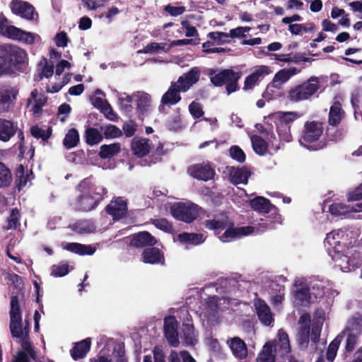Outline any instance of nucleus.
I'll use <instances>...</instances> for the list:
<instances>
[{"label": "nucleus", "instance_id": "f257e3e1", "mask_svg": "<svg viewBox=\"0 0 362 362\" xmlns=\"http://www.w3.org/2000/svg\"><path fill=\"white\" fill-rule=\"evenodd\" d=\"M250 206L259 213H270L271 216L267 219L261 220L257 227L241 226L233 227V223L225 214L216 216L213 219L206 220L204 223L206 228L218 233L225 230L224 233L218 236L223 243H228L237 238L251 235L255 231L263 233L267 230L274 228L277 224L281 223V217L278 214L276 209L272 206L269 201L263 197H257L250 201Z\"/></svg>", "mask_w": 362, "mask_h": 362}, {"label": "nucleus", "instance_id": "f03ea898", "mask_svg": "<svg viewBox=\"0 0 362 362\" xmlns=\"http://www.w3.org/2000/svg\"><path fill=\"white\" fill-rule=\"evenodd\" d=\"M78 192L73 207L77 211H89L95 209L103 199L106 189L93 179L86 178L78 184Z\"/></svg>", "mask_w": 362, "mask_h": 362}, {"label": "nucleus", "instance_id": "7ed1b4c3", "mask_svg": "<svg viewBox=\"0 0 362 362\" xmlns=\"http://www.w3.org/2000/svg\"><path fill=\"white\" fill-rule=\"evenodd\" d=\"M10 329L13 337L21 338V346L23 349L13 362H30V358H35V353L26 336L27 331L24 332L23 329L22 316L16 296H12L11 300Z\"/></svg>", "mask_w": 362, "mask_h": 362}, {"label": "nucleus", "instance_id": "20e7f679", "mask_svg": "<svg viewBox=\"0 0 362 362\" xmlns=\"http://www.w3.org/2000/svg\"><path fill=\"white\" fill-rule=\"evenodd\" d=\"M0 59L8 74H13L24 69L28 61V55L26 52L19 47L4 45L0 48Z\"/></svg>", "mask_w": 362, "mask_h": 362}, {"label": "nucleus", "instance_id": "39448f33", "mask_svg": "<svg viewBox=\"0 0 362 362\" xmlns=\"http://www.w3.org/2000/svg\"><path fill=\"white\" fill-rule=\"evenodd\" d=\"M324 131V124L318 121H308L305 123L300 144L311 151L324 148L325 142L320 140Z\"/></svg>", "mask_w": 362, "mask_h": 362}, {"label": "nucleus", "instance_id": "423d86ee", "mask_svg": "<svg viewBox=\"0 0 362 362\" xmlns=\"http://www.w3.org/2000/svg\"><path fill=\"white\" fill-rule=\"evenodd\" d=\"M274 120L279 140L289 142L292 140L291 127L294 121L300 117V115L294 111L277 112L270 115Z\"/></svg>", "mask_w": 362, "mask_h": 362}, {"label": "nucleus", "instance_id": "0eeeda50", "mask_svg": "<svg viewBox=\"0 0 362 362\" xmlns=\"http://www.w3.org/2000/svg\"><path fill=\"white\" fill-rule=\"evenodd\" d=\"M209 78L211 83L216 86L226 85L228 95L236 91L238 88V81L241 77L240 72H235L232 69L221 71L210 70Z\"/></svg>", "mask_w": 362, "mask_h": 362}, {"label": "nucleus", "instance_id": "6e6552de", "mask_svg": "<svg viewBox=\"0 0 362 362\" xmlns=\"http://www.w3.org/2000/svg\"><path fill=\"white\" fill-rule=\"evenodd\" d=\"M320 88V82L317 77H310L307 81L291 88L287 98L293 103L307 100L311 98Z\"/></svg>", "mask_w": 362, "mask_h": 362}, {"label": "nucleus", "instance_id": "1a4fd4ad", "mask_svg": "<svg viewBox=\"0 0 362 362\" xmlns=\"http://www.w3.org/2000/svg\"><path fill=\"white\" fill-rule=\"evenodd\" d=\"M170 211L177 220L191 223L198 217L201 208L191 202H176L170 206Z\"/></svg>", "mask_w": 362, "mask_h": 362}, {"label": "nucleus", "instance_id": "9d476101", "mask_svg": "<svg viewBox=\"0 0 362 362\" xmlns=\"http://www.w3.org/2000/svg\"><path fill=\"white\" fill-rule=\"evenodd\" d=\"M292 298L293 305L296 307L306 306L314 302L310 288L300 279L295 281Z\"/></svg>", "mask_w": 362, "mask_h": 362}, {"label": "nucleus", "instance_id": "9b49d317", "mask_svg": "<svg viewBox=\"0 0 362 362\" xmlns=\"http://www.w3.org/2000/svg\"><path fill=\"white\" fill-rule=\"evenodd\" d=\"M4 36L27 45L41 42V37L35 33L27 32L13 25L7 28Z\"/></svg>", "mask_w": 362, "mask_h": 362}, {"label": "nucleus", "instance_id": "f8f14e48", "mask_svg": "<svg viewBox=\"0 0 362 362\" xmlns=\"http://www.w3.org/2000/svg\"><path fill=\"white\" fill-rule=\"evenodd\" d=\"M200 69L198 67L192 68L187 73L180 76L177 81L171 83L180 92H187L194 84H195L200 77Z\"/></svg>", "mask_w": 362, "mask_h": 362}, {"label": "nucleus", "instance_id": "ddd939ff", "mask_svg": "<svg viewBox=\"0 0 362 362\" xmlns=\"http://www.w3.org/2000/svg\"><path fill=\"white\" fill-rule=\"evenodd\" d=\"M330 257L334 262V266L338 267L343 272H349L357 267L358 262L355 257L351 258L346 254L342 253V249L340 250H333L332 249Z\"/></svg>", "mask_w": 362, "mask_h": 362}, {"label": "nucleus", "instance_id": "4468645a", "mask_svg": "<svg viewBox=\"0 0 362 362\" xmlns=\"http://www.w3.org/2000/svg\"><path fill=\"white\" fill-rule=\"evenodd\" d=\"M106 211L112 218L119 220L127 212V201L122 197H116L106 206Z\"/></svg>", "mask_w": 362, "mask_h": 362}, {"label": "nucleus", "instance_id": "2eb2a0df", "mask_svg": "<svg viewBox=\"0 0 362 362\" xmlns=\"http://www.w3.org/2000/svg\"><path fill=\"white\" fill-rule=\"evenodd\" d=\"M126 100L128 103L134 100L136 103L138 111L141 115H146L151 110V98L145 92H137L132 96L127 95Z\"/></svg>", "mask_w": 362, "mask_h": 362}, {"label": "nucleus", "instance_id": "dca6fc26", "mask_svg": "<svg viewBox=\"0 0 362 362\" xmlns=\"http://www.w3.org/2000/svg\"><path fill=\"white\" fill-rule=\"evenodd\" d=\"M269 73L270 69L267 66L262 65L255 67L252 72L245 78L243 89L245 90H252L258 85L259 79Z\"/></svg>", "mask_w": 362, "mask_h": 362}, {"label": "nucleus", "instance_id": "f3484780", "mask_svg": "<svg viewBox=\"0 0 362 362\" xmlns=\"http://www.w3.org/2000/svg\"><path fill=\"white\" fill-rule=\"evenodd\" d=\"M12 12L27 20H33L36 13L34 7L21 0H13L10 5Z\"/></svg>", "mask_w": 362, "mask_h": 362}, {"label": "nucleus", "instance_id": "a211bd4d", "mask_svg": "<svg viewBox=\"0 0 362 362\" xmlns=\"http://www.w3.org/2000/svg\"><path fill=\"white\" fill-rule=\"evenodd\" d=\"M177 326L178 323L175 317L169 316L165 318V335L168 341L173 346H177L179 344Z\"/></svg>", "mask_w": 362, "mask_h": 362}, {"label": "nucleus", "instance_id": "6ab92c4d", "mask_svg": "<svg viewBox=\"0 0 362 362\" xmlns=\"http://www.w3.org/2000/svg\"><path fill=\"white\" fill-rule=\"evenodd\" d=\"M18 94L15 87L8 85L0 86V113L8 111L9 105Z\"/></svg>", "mask_w": 362, "mask_h": 362}, {"label": "nucleus", "instance_id": "aec40b11", "mask_svg": "<svg viewBox=\"0 0 362 362\" xmlns=\"http://www.w3.org/2000/svg\"><path fill=\"white\" fill-rule=\"evenodd\" d=\"M188 173L194 178L206 181L214 177V170L208 164L201 163L190 166Z\"/></svg>", "mask_w": 362, "mask_h": 362}, {"label": "nucleus", "instance_id": "412c9836", "mask_svg": "<svg viewBox=\"0 0 362 362\" xmlns=\"http://www.w3.org/2000/svg\"><path fill=\"white\" fill-rule=\"evenodd\" d=\"M46 101V97L36 89L31 92L30 97L28 99V106L34 116L39 117L40 115Z\"/></svg>", "mask_w": 362, "mask_h": 362}, {"label": "nucleus", "instance_id": "4be33fe9", "mask_svg": "<svg viewBox=\"0 0 362 362\" xmlns=\"http://www.w3.org/2000/svg\"><path fill=\"white\" fill-rule=\"evenodd\" d=\"M230 181L234 185L246 184L250 173L244 168L228 166L224 171Z\"/></svg>", "mask_w": 362, "mask_h": 362}, {"label": "nucleus", "instance_id": "5701e85b", "mask_svg": "<svg viewBox=\"0 0 362 362\" xmlns=\"http://www.w3.org/2000/svg\"><path fill=\"white\" fill-rule=\"evenodd\" d=\"M255 307L260 322L266 326L272 325L274 318L267 304L264 300L257 299L255 301Z\"/></svg>", "mask_w": 362, "mask_h": 362}, {"label": "nucleus", "instance_id": "b1692460", "mask_svg": "<svg viewBox=\"0 0 362 362\" xmlns=\"http://www.w3.org/2000/svg\"><path fill=\"white\" fill-rule=\"evenodd\" d=\"M274 351L280 356L288 354L291 351L290 341L288 335L283 329L278 332L277 339L274 341Z\"/></svg>", "mask_w": 362, "mask_h": 362}, {"label": "nucleus", "instance_id": "393cba45", "mask_svg": "<svg viewBox=\"0 0 362 362\" xmlns=\"http://www.w3.org/2000/svg\"><path fill=\"white\" fill-rule=\"evenodd\" d=\"M180 92L173 85H170L168 90L161 98V105L159 107L160 112L164 110L165 106H171L177 104L181 100Z\"/></svg>", "mask_w": 362, "mask_h": 362}, {"label": "nucleus", "instance_id": "a878e982", "mask_svg": "<svg viewBox=\"0 0 362 362\" xmlns=\"http://www.w3.org/2000/svg\"><path fill=\"white\" fill-rule=\"evenodd\" d=\"M343 237V232L341 230H333L327 235L325 240V247L327 251L330 255L332 249L333 250H340L343 248L341 245V239Z\"/></svg>", "mask_w": 362, "mask_h": 362}, {"label": "nucleus", "instance_id": "bb28decb", "mask_svg": "<svg viewBox=\"0 0 362 362\" xmlns=\"http://www.w3.org/2000/svg\"><path fill=\"white\" fill-rule=\"evenodd\" d=\"M299 72L300 70L296 67L281 69L276 73L272 82L274 83L276 86H277L282 89L284 84Z\"/></svg>", "mask_w": 362, "mask_h": 362}, {"label": "nucleus", "instance_id": "cd10ccee", "mask_svg": "<svg viewBox=\"0 0 362 362\" xmlns=\"http://www.w3.org/2000/svg\"><path fill=\"white\" fill-rule=\"evenodd\" d=\"M151 149L149 140L145 138L135 137L132 141V150L138 157H144Z\"/></svg>", "mask_w": 362, "mask_h": 362}, {"label": "nucleus", "instance_id": "c85d7f7f", "mask_svg": "<svg viewBox=\"0 0 362 362\" xmlns=\"http://www.w3.org/2000/svg\"><path fill=\"white\" fill-rule=\"evenodd\" d=\"M143 261L147 264H164V255L158 248H146L142 253Z\"/></svg>", "mask_w": 362, "mask_h": 362}, {"label": "nucleus", "instance_id": "c756f323", "mask_svg": "<svg viewBox=\"0 0 362 362\" xmlns=\"http://www.w3.org/2000/svg\"><path fill=\"white\" fill-rule=\"evenodd\" d=\"M91 345L90 338L85 339L75 344L71 350V355L73 359L78 360L84 358L89 351Z\"/></svg>", "mask_w": 362, "mask_h": 362}, {"label": "nucleus", "instance_id": "7c9ffc66", "mask_svg": "<svg viewBox=\"0 0 362 362\" xmlns=\"http://www.w3.org/2000/svg\"><path fill=\"white\" fill-rule=\"evenodd\" d=\"M62 248L80 255H91L95 252V248L91 245H82L80 243H63Z\"/></svg>", "mask_w": 362, "mask_h": 362}, {"label": "nucleus", "instance_id": "2f4dec72", "mask_svg": "<svg viewBox=\"0 0 362 362\" xmlns=\"http://www.w3.org/2000/svg\"><path fill=\"white\" fill-rule=\"evenodd\" d=\"M17 126L9 120L0 119V140L8 141L16 133Z\"/></svg>", "mask_w": 362, "mask_h": 362}, {"label": "nucleus", "instance_id": "473e14b6", "mask_svg": "<svg viewBox=\"0 0 362 362\" xmlns=\"http://www.w3.org/2000/svg\"><path fill=\"white\" fill-rule=\"evenodd\" d=\"M229 346L237 358L242 359L247 356V349L245 343L240 338H233L229 342Z\"/></svg>", "mask_w": 362, "mask_h": 362}, {"label": "nucleus", "instance_id": "72a5a7b5", "mask_svg": "<svg viewBox=\"0 0 362 362\" xmlns=\"http://www.w3.org/2000/svg\"><path fill=\"white\" fill-rule=\"evenodd\" d=\"M156 243V240L148 232H141L134 235L132 238L131 244L136 247H144L145 245H153Z\"/></svg>", "mask_w": 362, "mask_h": 362}, {"label": "nucleus", "instance_id": "f704fd0d", "mask_svg": "<svg viewBox=\"0 0 362 362\" xmlns=\"http://www.w3.org/2000/svg\"><path fill=\"white\" fill-rule=\"evenodd\" d=\"M325 320V313L322 310H317L315 313L312 327V340L317 341L320 336L322 326Z\"/></svg>", "mask_w": 362, "mask_h": 362}, {"label": "nucleus", "instance_id": "c9c22d12", "mask_svg": "<svg viewBox=\"0 0 362 362\" xmlns=\"http://www.w3.org/2000/svg\"><path fill=\"white\" fill-rule=\"evenodd\" d=\"M342 332H344V336L346 333L360 335L362 332V317L359 315L351 317Z\"/></svg>", "mask_w": 362, "mask_h": 362}, {"label": "nucleus", "instance_id": "e433bc0d", "mask_svg": "<svg viewBox=\"0 0 362 362\" xmlns=\"http://www.w3.org/2000/svg\"><path fill=\"white\" fill-rule=\"evenodd\" d=\"M178 240L184 245H197L205 240L202 234L182 233L178 235Z\"/></svg>", "mask_w": 362, "mask_h": 362}, {"label": "nucleus", "instance_id": "4c0bfd02", "mask_svg": "<svg viewBox=\"0 0 362 362\" xmlns=\"http://www.w3.org/2000/svg\"><path fill=\"white\" fill-rule=\"evenodd\" d=\"M16 183L19 189L25 187L33 179V173L30 170H25L22 165H20L16 172Z\"/></svg>", "mask_w": 362, "mask_h": 362}, {"label": "nucleus", "instance_id": "58836bf2", "mask_svg": "<svg viewBox=\"0 0 362 362\" xmlns=\"http://www.w3.org/2000/svg\"><path fill=\"white\" fill-rule=\"evenodd\" d=\"M181 338L185 340L187 345L192 346L197 344V335L195 333L194 326L192 324H183Z\"/></svg>", "mask_w": 362, "mask_h": 362}, {"label": "nucleus", "instance_id": "ea45409f", "mask_svg": "<svg viewBox=\"0 0 362 362\" xmlns=\"http://www.w3.org/2000/svg\"><path fill=\"white\" fill-rule=\"evenodd\" d=\"M272 348V342L267 343L257 357V362H275V357L278 355L275 354Z\"/></svg>", "mask_w": 362, "mask_h": 362}, {"label": "nucleus", "instance_id": "a19ab883", "mask_svg": "<svg viewBox=\"0 0 362 362\" xmlns=\"http://www.w3.org/2000/svg\"><path fill=\"white\" fill-rule=\"evenodd\" d=\"M121 150L119 143H114L110 145H102L100 148L99 156L101 158H112L117 155Z\"/></svg>", "mask_w": 362, "mask_h": 362}, {"label": "nucleus", "instance_id": "79ce46f5", "mask_svg": "<svg viewBox=\"0 0 362 362\" xmlns=\"http://www.w3.org/2000/svg\"><path fill=\"white\" fill-rule=\"evenodd\" d=\"M170 49V47H169V45L166 43L151 42L145 46L143 49L139 50L138 52L144 54H157L160 52H168Z\"/></svg>", "mask_w": 362, "mask_h": 362}, {"label": "nucleus", "instance_id": "37998d69", "mask_svg": "<svg viewBox=\"0 0 362 362\" xmlns=\"http://www.w3.org/2000/svg\"><path fill=\"white\" fill-rule=\"evenodd\" d=\"M343 116L341 104L338 102L334 103L330 107L329 115V123L331 125L338 124Z\"/></svg>", "mask_w": 362, "mask_h": 362}, {"label": "nucleus", "instance_id": "c03bdc74", "mask_svg": "<svg viewBox=\"0 0 362 362\" xmlns=\"http://www.w3.org/2000/svg\"><path fill=\"white\" fill-rule=\"evenodd\" d=\"M344 339V332L339 334L329 344L327 351V359L333 361L337 356L338 349Z\"/></svg>", "mask_w": 362, "mask_h": 362}, {"label": "nucleus", "instance_id": "a18cd8bd", "mask_svg": "<svg viewBox=\"0 0 362 362\" xmlns=\"http://www.w3.org/2000/svg\"><path fill=\"white\" fill-rule=\"evenodd\" d=\"M352 209L353 208L351 206L340 202H334L329 206V211L334 216H344L352 212Z\"/></svg>", "mask_w": 362, "mask_h": 362}, {"label": "nucleus", "instance_id": "49530a36", "mask_svg": "<svg viewBox=\"0 0 362 362\" xmlns=\"http://www.w3.org/2000/svg\"><path fill=\"white\" fill-rule=\"evenodd\" d=\"M251 143L254 151L258 155H264L268 148L267 142L259 136L253 135L251 136Z\"/></svg>", "mask_w": 362, "mask_h": 362}, {"label": "nucleus", "instance_id": "de8ad7c7", "mask_svg": "<svg viewBox=\"0 0 362 362\" xmlns=\"http://www.w3.org/2000/svg\"><path fill=\"white\" fill-rule=\"evenodd\" d=\"M315 30V26L313 23L305 24H291L288 25V30L293 35H302L304 32H313Z\"/></svg>", "mask_w": 362, "mask_h": 362}, {"label": "nucleus", "instance_id": "09e8293b", "mask_svg": "<svg viewBox=\"0 0 362 362\" xmlns=\"http://www.w3.org/2000/svg\"><path fill=\"white\" fill-rule=\"evenodd\" d=\"M79 141V135L76 129H71L68 131L64 139V145L66 148L75 147Z\"/></svg>", "mask_w": 362, "mask_h": 362}, {"label": "nucleus", "instance_id": "8fccbe9b", "mask_svg": "<svg viewBox=\"0 0 362 362\" xmlns=\"http://www.w3.org/2000/svg\"><path fill=\"white\" fill-rule=\"evenodd\" d=\"M103 139V134L97 129L88 128L86 129V140L88 144L91 146L98 144Z\"/></svg>", "mask_w": 362, "mask_h": 362}, {"label": "nucleus", "instance_id": "3c124183", "mask_svg": "<svg viewBox=\"0 0 362 362\" xmlns=\"http://www.w3.org/2000/svg\"><path fill=\"white\" fill-rule=\"evenodd\" d=\"M169 362H196L193 357L186 351H171Z\"/></svg>", "mask_w": 362, "mask_h": 362}, {"label": "nucleus", "instance_id": "603ef678", "mask_svg": "<svg viewBox=\"0 0 362 362\" xmlns=\"http://www.w3.org/2000/svg\"><path fill=\"white\" fill-rule=\"evenodd\" d=\"M115 344H108L100 352V355L93 362H115L113 348Z\"/></svg>", "mask_w": 362, "mask_h": 362}, {"label": "nucleus", "instance_id": "864d4df0", "mask_svg": "<svg viewBox=\"0 0 362 362\" xmlns=\"http://www.w3.org/2000/svg\"><path fill=\"white\" fill-rule=\"evenodd\" d=\"M12 180L10 170L4 163H0V187H8Z\"/></svg>", "mask_w": 362, "mask_h": 362}, {"label": "nucleus", "instance_id": "5fc2aeb1", "mask_svg": "<svg viewBox=\"0 0 362 362\" xmlns=\"http://www.w3.org/2000/svg\"><path fill=\"white\" fill-rule=\"evenodd\" d=\"M152 352L153 357L150 355L145 356L144 362H165L162 346H156Z\"/></svg>", "mask_w": 362, "mask_h": 362}, {"label": "nucleus", "instance_id": "6e6d98bb", "mask_svg": "<svg viewBox=\"0 0 362 362\" xmlns=\"http://www.w3.org/2000/svg\"><path fill=\"white\" fill-rule=\"evenodd\" d=\"M38 69L40 70L39 74L40 78H42V77L49 78L52 76L54 73V65L49 64L45 59L41 60V62L38 64Z\"/></svg>", "mask_w": 362, "mask_h": 362}, {"label": "nucleus", "instance_id": "4d7b16f0", "mask_svg": "<svg viewBox=\"0 0 362 362\" xmlns=\"http://www.w3.org/2000/svg\"><path fill=\"white\" fill-rule=\"evenodd\" d=\"M281 88L271 82L264 92L263 97L268 100H273L281 95Z\"/></svg>", "mask_w": 362, "mask_h": 362}, {"label": "nucleus", "instance_id": "13d9d810", "mask_svg": "<svg viewBox=\"0 0 362 362\" xmlns=\"http://www.w3.org/2000/svg\"><path fill=\"white\" fill-rule=\"evenodd\" d=\"M72 228L77 233H90L93 230V226L88 221H79L72 225Z\"/></svg>", "mask_w": 362, "mask_h": 362}, {"label": "nucleus", "instance_id": "bf43d9fd", "mask_svg": "<svg viewBox=\"0 0 362 362\" xmlns=\"http://www.w3.org/2000/svg\"><path fill=\"white\" fill-rule=\"evenodd\" d=\"M220 304V302H218L216 297H209L206 302V312L204 313V315L209 317L214 315V313L218 309Z\"/></svg>", "mask_w": 362, "mask_h": 362}, {"label": "nucleus", "instance_id": "052dcab7", "mask_svg": "<svg viewBox=\"0 0 362 362\" xmlns=\"http://www.w3.org/2000/svg\"><path fill=\"white\" fill-rule=\"evenodd\" d=\"M105 138H117L122 135V131L115 125L108 124L103 130Z\"/></svg>", "mask_w": 362, "mask_h": 362}, {"label": "nucleus", "instance_id": "680f3d73", "mask_svg": "<svg viewBox=\"0 0 362 362\" xmlns=\"http://www.w3.org/2000/svg\"><path fill=\"white\" fill-rule=\"evenodd\" d=\"M20 214L16 209H12L10 216L8 218V225L6 229L16 228L19 225Z\"/></svg>", "mask_w": 362, "mask_h": 362}, {"label": "nucleus", "instance_id": "e2e57ef3", "mask_svg": "<svg viewBox=\"0 0 362 362\" xmlns=\"http://www.w3.org/2000/svg\"><path fill=\"white\" fill-rule=\"evenodd\" d=\"M30 132L34 137L37 139H42V141H47L50 136L49 129H40L38 127H33L30 129Z\"/></svg>", "mask_w": 362, "mask_h": 362}, {"label": "nucleus", "instance_id": "0e129e2a", "mask_svg": "<svg viewBox=\"0 0 362 362\" xmlns=\"http://www.w3.org/2000/svg\"><path fill=\"white\" fill-rule=\"evenodd\" d=\"M69 271V265L65 263H62L52 267V274L56 277H61L67 274Z\"/></svg>", "mask_w": 362, "mask_h": 362}, {"label": "nucleus", "instance_id": "69168bd1", "mask_svg": "<svg viewBox=\"0 0 362 362\" xmlns=\"http://www.w3.org/2000/svg\"><path fill=\"white\" fill-rule=\"evenodd\" d=\"M230 155L231 158L240 163L245 160V154L243 151L237 146H233L230 148Z\"/></svg>", "mask_w": 362, "mask_h": 362}, {"label": "nucleus", "instance_id": "338daca9", "mask_svg": "<svg viewBox=\"0 0 362 362\" xmlns=\"http://www.w3.org/2000/svg\"><path fill=\"white\" fill-rule=\"evenodd\" d=\"M349 202H355L362 199V183L355 189L350 190L346 195Z\"/></svg>", "mask_w": 362, "mask_h": 362}, {"label": "nucleus", "instance_id": "774afa93", "mask_svg": "<svg viewBox=\"0 0 362 362\" xmlns=\"http://www.w3.org/2000/svg\"><path fill=\"white\" fill-rule=\"evenodd\" d=\"M182 28L185 31V36L188 37H195L198 38V31L194 26H192L190 23L187 21H183L181 22Z\"/></svg>", "mask_w": 362, "mask_h": 362}]
</instances>
